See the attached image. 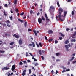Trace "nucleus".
Segmentation results:
<instances>
[{
    "mask_svg": "<svg viewBox=\"0 0 76 76\" xmlns=\"http://www.w3.org/2000/svg\"><path fill=\"white\" fill-rule=\"evenodd\" d=\"M41 57L42 58V60H44V56H41Z\"/></svg>",
    "mask_w": 76,
    "mask_h": 76,
    "instance_id": "obj_32",
    "label": "nucleus"
},
{
    "mask_svg": "<svg viewBox=\"0 0 76 76\" xmlns=\"http://www.w3.org/2000/svg\"><path fill=\"white\" fill-rule=\"evenodd\" d=\"M74 58H75V57L73 56L72 57V58L70 60V61H72V60H73L74 59Z\"/></svg>",
    "mask_w": 76,
    "mask_h": 76,
    "instance_id": "obj_21",
    "label": "nucleus"
},
{
    "mask_svg": "<svg viewBox=\"0 0 76 76\" xmlns=\"http://www.w3.org/2000/svg\"><path fill=\"white\" fill-rule=\"evenodd\" d=\"M4 16H7V14H6V12H4Z\"/></svg>",
    "mask_w": 76,
    "mask_h": 76,
    "instance_id": "obj_43",
    "label": "nucleus"
},
{
    "mask_svg": "<svg viewBox=\"0 0 76 76\" xmlns=\"http://www.w3.org/2000/svg\"><path fill=\"white\" fill-rule=\"evenodd\" d=\"M46 20H50V19L48 18H46Z\"/></svg>",
    "mask_w": 76,
    "mask_h": 76,
    "instance_id": "obj_60",
    "label": "nucleus"
},
{
    "mask_svg": "<svg viewBox=\"0 0 76 76\" xmlns=\"http://www.w3.org/2000/svg\"><path fill=\"white\" fill-rule=\"evenodd\" d=\"M70 29L69 28H66V32H68V31H69Z\"/></svg>",
    "mask_w": 76,
    "mask_h": 76,
    "instance_id": "obj_23",
    "label": "nucleus"
},
{
    "mask_svg": "<svg viewBox=\"0 0 76 76\" xmlns=\"http://www.w3.org/2000/svg\"><path fill=\"white\" fill-rule=\"evenodd\" d=\"M55 44H57V43H58V41H57V40H55Z\"/></svg>",
    "mask_w": 76,
    "mask_h": 76,
    "instance_id": "obj_34",
    "label": "nucleus"
},
{
    "mask_svg": "<svg viewBox=\"0 0 76 76\" xmlns=\"http://www.w3.org/2000/svg\"><path fill=\"white\" fill-rule=\"evenodd\" d=\"M53 41V39H50L49 40V42H51V41Z\"/></svg>",
    "mask_w": 76,
    "mask_h": 76,
    "instance_id": "obj_36",
    "label": "nucleus"
},
{
    "mask_svg": "<svg viewBox=\"0 0 76 76\" xmlns=\"http://www.w3.org/2000/svg\"><path fill=\"white\" fill-rule=\"evenodd\" d=\"M56 20H57L58 21V20H58V16H57V15L56 16Z\"/></svg>",
    "mask_w": 76,
    "mask_h": 76,
    "instance_id": "obj_28",
    "label": "nucleus"
},
{
    "mask_svg": "<svg viewBox=\"0 0 76 76\" xmlns=\"http://www.w3.org/2000/svg\"><path fill=\"white\" fill-rule=\"evenodd\" d=\"M64 16H63V18H64V17H65L66 16V14H67V11H64Z\"/></svg>",
    "mask_w": 76,
    "mask_h": 76,
    "instance_id": "obj_6",
    "label": "nucleus"
},
{
    "mask_svg": "<svg viewBox=\"0 0 76 76\" xmlns=\"http://www.w3.org/2000/svg\"><path fill=\"white\" fill-rule=\"evenodd\" d=\"M13 36L14 37H16V34H14L13 35Z\"/></svg>",
    "mask_w": 76,
    "mask_h": 76,
    "instance_id": "obj_62",
    "label": "nucleus"
},
{
    "mask_svg": "<svg viewBox=\"0 0 76 76\" xmlns=\"http://www.w3.org/2000/svg\"><path fill=\"white\" fill-rule=\"evenodd\" d=\"M59 38L60 40H62V39H63V38L61 37H59Z\"/></svg>",
    "mask_w": 76,
    "mask_h": 76,
    "instance_id": "obj_39",
    "label": "nucleus"
},
{
    "mask_svg": "<svg viewBox=\"0 0 76 76\" xmlns=\"http://www.w3.org/2000/svg\"><path fill=\"white\" fill-rule=\"evenodd\" d=\"M48 34H51L53 33V31H52V30H50L48 31Z\"/></svg>",
    "mask_w": 76,
    "mask_h": 76,
    "instance_id": "obj_10",
    "label": "nucleus"
},
{
    "mask_svg": "<svg viewBox=\"0 0 76 76\" xmlns=\"http://www.w3.org/2000/svg\"><path fill=\"white\" fill-rule=\"evenodd\" d=\"M59 12V15H58V17L59 19V20H60L61 21H64V18L63 19H61V18L62 17H63V15H61V14L63 13V9L61 8H60L58 10Z\"/></svg>",
    "mask_w": 76,
    "mask_h": 76,
    "instance_id": "obj_1",
    "label": "nucleus"
},
{
    "mask_svg": "<svg viewBox=\"0 0 76 76\" xmlns=\"http://www.w3.org/2000/svg\"><path fill=\"white\" fill-rule=\"evenodd\" d=\"M67 1L68 2H71L72 1V0H68Z\"/></svg>",
    "mask_w": 76,
    "mask_h": 76,
    "instance_id": "obj_52",
    "label": "nucleus"
},
{
    "mask_svg": "<svg viewBox=\"0 0 76 76\" xmlns=\"http://www.w3.org/2000/svg\"><path fill=\"white\" fill-rule=\"evenodd\" d=\"M76 41V39H72L71 40V42H75Z\"/></svg>",
    "mask_w": 76,
    "mask_h": 76,
    "instance_id": "obj_18",
    "label": "nucleus"
},
{
    "mask_svg": "<svg viewBox=\"0 0 76 76\" xmlns=\"http://www.w3.org/2000/svg\"><path fill=\"white\" fill-rule=\"evenodd\" d=\"M36 45H37V47H39V45L37 43H36Z\"/></svg>",
    "mask_w": 76,
    "mask_h": 76,
    "instance_id": "obj_51",
    "label": "nucleus"
},
{
    "mask_svg": "<svg viewBox=\"0 0 76 76\" xmlns=\"http://www.w3.org/2000/svg\"><path fill=\"white\" fill-rule=\"evenodd\" d=\"M24 14V13L23 12V13H22L20 15H23Z\"/></svg>",
    "mask_w": 76,
    "mask_h": 76,
    "instance_id": "obj_58",
    "label": "nucleus"
},
{
    "mask_svg": "<svg viewBox=\"0 0 76 76\" xmlns=\"http://www.w3.org/2000/svg\"><path fill=\"white\" fill-rule=\"evenodd\" d=\"M45 16L46 18H48V17H47V14H45Z\"/></svg>",
    "mask_w": 76,
    "mask_h": 76,
    "instance_id": "obj_30",
    "label": "nucleus"
},
{
    "mask_svg": "<svg viewBox=\"0 0 76 76\" xmlns=\"http://www.w3.org/2000/svg\"><path fill=\"white\" fill-rule=\"evenodd\" d=\"M22 64H23V63H22V62L21 61H20V65H22Z\"/></svg>",
    "mask_w": 76,
    "mask_h": 76,
    "instance_id": "obj_38",
    "label": "nucleus"
},
{
    "mask_svg": "<svg viewBox=\"0 0 76 76\" xmlns=\"http://www.w3.org/2000/svg\"><path fill=\"white\" fill-rule=\"evenodd\" d=\"M14 4H17V0H15L14 1Z\"/></svg>",
    "mask_w": 76,
    "mask_h": 76,
    "instance_id": "obj_24",
    "label": "nucleus"
},
{
    "mask_svg": "<svg viewBox=\"0 0 76 76\" xmlns=\"http://www.w3.org/2000/svg\"><path fill=\"white\" fill-rule=\"evenodd\" d=\"M10 69V67H3L2 69V71H4V70H9Z\"/></svg>",
    "mask_w": 76,
    "mask_h": 76,
    "instance_id": "obj_2",
    "label": "nucleus"
},
{
    "mask_svg": "<svg viewBox=\"0 0 76 76\" xmlns=\"http://www.w3.org/2000/svg\"><path fill=\"white\" fill-rule=\"evenodd\" d=\"M4 6H5V7H7L8 5H7V4H5L4 5Z\"/></svg>",
    "mask_w": 76,
    "mask_h": 76,
    "instance_id": "obj_55",
    "label": "nucleus"
},
{
    "mask_svg": "<svg viewBox=\"0 0 76 76\" xmlns=\"http://www.w3.org/2000/svg\"><path fill=\"white\" fill-rule=\"evenodd\" d=\"M29 54L31 56H32V57H33V55H32V53H30Z\"/></svg>",
    "mask_w": 76,
    "mask_h": 76,
    "instance_id": "obj_45",
    "label": "nucleus"
},
{
    "mask_svg": "<svg viewBox=\"0 0 76 76\" xmlns=\"http://www.w3.org/2000/svg\"><path fill=\"white\" fill-rule=\"evenodd\" d=\"M42 19L40 18H39L38 19V22L39 23H42Z\"/></svg>",
    "mask_w": 76,
    "mask_h": 76,
    "instance_id": "obj_5",
    "label": "nucleus"
},
{
    "mask_svg": "<svg viewBox=\"0 0 76 76\" xmlns=\"http://www.w3.org/2000/svg\"><path fill=\"white\" fill-rule=\"evenodd\" d=\"M26 70L25 69L23 71V73H22L23 76H24L25 75V72H26Z\"/></svg>",
    "mask_w": 76,
    "mask_h": 76,
    "instance_id": "obj_8",
    "label": "nucleus"
},
{
    "mask_svg": "<svg viewBox=\"0 0 76 76\" xmlns=\"http://www.w3.org/2000/svg\"><path fill=\"white\" fill-rule=\"evenodd\" d=\"M76 31H75L73 34V36L74 37V36H76Z\"/></svg>",
    "mask_w": 76,
    "mask_h": 76,
    "instance_id": "obj_14",
    "label": "nucleus"
},
{
    "mask_svg": "<svg viewBox=\"0 0 76 76\" xmlns=\"http://www.w3.org/2000/svg\"><path fill=\"white\" fill-rule=\"evenodd\" d=\"M0 53H5V51H4L2 50H0Z\"/></svg>",
    "mask_w": 76,
    "mask_h": 76,
    "instance_id": "obj_42",
    "label": "nucleus"
},
{
    "mask_svg": "<svg viewBox=\"0 0 76 76\" xmlns=\"http://www.w3.org/2000/svg\"><path fill=\"white\" fill-rule=\"evenodd\" d=\"M75 63H76V61H73V63L74 64Z\"/></svg>",
    "mask_w": 76,
    "mask_h": 76,
    "instance_id": "obj_63",
    "label": "nucleus"
},
{
    "mask_svg": "<svg viewBox=\"0 0 76 76\" xmlns=\"http://www.w3.org/2000/svg\"><path fill=\"white\" fill-rule=\"evenodd\" d=\"M30 13L31 14L32 13H33V11H32V10H30Z\"/></svg>",
    "mask_w": 76,
    "mask_h": 76,
    "instance_id": "obj_47",
    "label": "nucleus"
},
{
    "mask_svg": "<svg viewBox=\"0 0 76 76\" xmlns=\"http://www.w3.org/2000/svg\"><path fill=\"white\" fill-rule=\"evenodd\" d=\"M31 70L30 69H29V74H31Z\"/></svg>",
    "mask_w": 76,
    "mask_h": 76,
    "instance_id": "obj_46",
    "label": "nucleus"
},
{
    "mask_svg": "<svg viewBox=\"0 0 76 76\" xmlns=\"http://www.w3.org/2000/svg\"><path fill=\"white\" fill-rule=\"evenodd\" d=\"M69 48H70V47H72V45H70V44H68Z\"/></svg>",
    "mask_w": 76,
    "mask_h": 76,
    "instance_id": "obj_49",
    "label": "nucleus"
},
{
    "mask_svg": "<svg viewBox=\"0 0 76 76\" xmlns=\"http://www.w3.org/2000/svg\"><path fill=\"white\" fill-rule=\"evenodd\" d=\"M27 61L28 63H30L31 62V61H30V60H28V59L27 60Z\"/></svg>",
    "mask_w": 76,
    "mask_h": 76,
    "instance_id": "obj_57",
    "label": "nucleus"
},
{
    "mask_svg": "<svg viewBox=\"0 0 76 76\" xmlns=\"http://www.w3.org/2000/svg\"><path fill=\"white\" fill-rule=\"evenodd\" d=\"M11 76V74L10 73H9L8 75V76Z\"/></svg>",
    "mask_w": 76,
    "mask_h": 76,
    "instance_id": "obj_64",
    "label": "nucleus"
},
{
    "mask_svg": "<svg viewBox=\"0 0 76 76\" xmlns=\"http://www.w3.org/2000/svg\"><path fill=\"white\" fill-rule=\"evenodd\" d=\"M15 37L16 38H19V36L18 35H16V36H15Z\"/></svg>",
    "mask_w": 76,
    "mask_h": 76,
    "instance_id": "obj_29",
    "label": "nucleus"
},
{
    "mask_svg": "<svg viewBox=\"0 0 76 76\" xmlns=\"http://www.w3.org/2000/svg\"><path fill=\"white\" fill-rule=\"evenodd\" d=\"M10 20H12V18H13L12 17V16L10 17Z\"/></svg>",
    "mask_w": 76,
    "mask_h": 76,
    "instance_id": "obj_44",
    "label": "nucleus"
},
{
    "mask_svg": "<svg viewBox=\"0 0 76 76\" xmlns=\"http://www.w3.org/2000/svg\"><path fill=\"white\" fill-rule=\"evenodd\" d=\"M45 39L46 40V41H47V37H46V36H45Z\"/></svg>",
    "mask_w": 76,
    "mask_h": 76,
    "instance_id": "obj_48",
    "label": "nucleus"
},
{
    "mask_svg": "<svg viewBox=\"0 0 76 76\" xmlns=\"http://www.w3.org/2000/svg\"><path fill=\"white\" fill-rule=\"evenodd\" d=\"M6 23H10V21L9 20H7L6 21Z\"/></svg>",
    "mask_w": 76,
    "mask_h": 76,
    "instance_id": "obj_27",
    "label": "nucleus"
},
{
    "mask_svg": "<svg viewBox=\"0 0 76 76\" xmlns=\"http://www.w3.org/2000/svg\"><path fill=\"white\" fill-rule=\"evenodd\" d=\"M51 73H54V71L52 70L51 71Z\"/></svg>",
    "mask_w": 76,
    "mask_h": 76,
    "instance_id": "obj_61",
    "label": "nucleus"
},
{
    "mask_svg": "<svg viewBox=\"0 0 76 76\" xmlns=\"http://www.w3.org/2000/svg\"><path fill=\"white\" fill-rule=\"evenodd\" d=\"M66 72V70H64L62 72V73H64V72Z\"/></svg>",
    "mask_w": 76,
    "mask_h": 76,
    "instance_id": "obj_53",
    "label": "nucleus"
},
{
    "mask_svg": "<svg viewBox=\"0 0 76 76\" xmlns=\"http://www.w3.org/2000/svg\"><path fill=\"white\" fill-rule=\"evenodd\" d=\"M19 44H20V45L22 44V41L21 39H20L19 40Z\"/></svg>",
    "mask_w": 76,
    "mask_h": 76,
    "instance_id": "obj_12",
    "label": "nucleus"
},
{
    "mask_svg": "<svg viewBox=\"0 0 76 76\" xmlns=\"http://www.w3.org/2000/svg\"><path fill=\"white\" fill-rule=\"evenodd\" d=\"M39 45L40 47H42V44L41 43H39Z\"/></svg>",
    "mask_w": 76,
    "mask_h": 76,
    "instance_id": "obj_33",
    "label": "nucleus"
},
{
    "mask_svg": "<svg viewBox=\"0 0 76 76\" xmlns=\"http://www.w3.org/2000/svg\"><path fill=\"white\" fill-rule=\"evenodd\" d=\"M27 26V22L26 21L24 23V26L25 27H26Z\"/></svg>",
    "mask_w": 76,
    "mask_h": 76,
    "instance_id": "obj_16",
    "label": "nucleus"
},
{
    "mask_svg": "<svg viewBox=\"0 0 76 76\" xmlns=\"http://www.w3.org/2000/svg\"><path fill=\"white\" fill-rule=\"evenodd\" d=\"M13 44H14V42H12L10 43V45H13Z\"/></svg>",
    "mask_w": 76,
    "mask_h": 76,
    "instance_id": "obj_26",
    "label": "nucleus"
},
{
    "mask_svg": "<svg viewBox=\"0 0 76 76\" xmlns=\"http://www.w3.org/2000/svg\"><path fill=\"white\" fill-rule=\"evenodd\" d=\"M38 65V63H36V64H35V66H37Z\"/></svg>",
    "mask_w": 76,
    "mask_h": 76,
    "instance_id": "obj_40",
    "label": "nucleus"
},
{
    "mask_svg": "<svg viewBox=\"0 0 76 76\" xmlns=\"http://www.w3.org/2000/svg\"><path fill=\"white\" fill-rule=\"evenodd\" d=\"M32 44H30L28 45V46L30 47L33 46V47H35V43L34 42H31Z\"/></svg>",
    "mask_w": 76,
    "mask_h": 76,
    "instance_id": "obj_3",
    "label": "nucleus"
},
{
    "mask_svg": "<svg viewBox=\"0 0 76 76\" xmlns=\"http://www.w3.org/2000/svg\"><path fill=\"white\" fill-rule=\"evenodd\" d=\"M28 31H32V29H28Z\"/></svg>",
    "mask_w": 76,
    "mask_h": 76,
    "instance_id": "obj_50",
    "label": "nucleus"
},
{
    "mask_svg": "<svg viewBox=\"0 0 76 76\" xmlns=\"http://www.w3.org/2000/svg\"><path fill=\"white\" fill-rule=\"evenodd\" d=\"M59 34H60L61 37H64L65 36L64 34H63V33H60Z\"/></svg>",
    "mask_w": 76,
    "mask_h": 76,
    "instance_id": "obj_15",
    "label": "nucleus"
},
{
    "mask_svg": "<svg viewBox=\"0 0 76 76\" xmlns=\"http://www.w3.org/2000/svg\"><path fill=\"white\" fill-rule=\"evenodd\" d=\"M15 69H16V66H15V65H14L12 66V67L11 68L12 71H14Z\"/></svg>",
    "mask_w": 76,
    "mask_h": 76,
    "instance_id": "obj_4",
    "label": "nucleus"
},
{
    "mask_svg": "<svg viewBox=\"0 0 76 76\" xmlns=\"http://www.w3.org/2000/svg\"><path fill=\"white\" fill-rule=\"evenodd\" d=\"M15 11H16V12H19V10H18V8H17L15 10Z\"/></svg>",
    "mask_w": 76,
    "mask_h": 76,
    "instance_id": "obj_31",
    "label": "nucleus"
},
{
    "mask_svg": "<svg viewBox=\"0 0 76 76\" xmlns=\"http://www.w3.org/2000/svg\"><path fill=\"white\" fill-rule=\"evenodd\" d=\"M69 42V40H66L65 42L64 43L65 44H68Z\"/></svg>",
    "mask_w": 76,
    "mask_h": 76,
    "instance_id": "obj_13",
    "label": "nucleus"
},
{
    "mask_svg": "<svg viewBox=\"0 0 76 76\" xmlns=\"http://www.w3.org/2000/svg\"><path fill=\"white\" fill-rule=\"evenodd\" d=\"M72 15H73L75 13L74 12V11H73L72 12Z\"/></svg>",
    "mask_w": 76,
    "mask_h": 76,
    "instance_id": "obj_37",
    "label": "nucleus"
},
{
    "mask_svg": "<svg viewBox=\"0 0 76 76\" xmlns=\"http://www.w3.org/2000/svg\"><path fill=\"white\" fill-rule=\"evenodd\" d=\"M65 47L66 48V49L67 50H68V49H69V48L68 47V45H65Z\"/></svg>",
    "mask_w": 76,
    "mask_h": 76,
    "instance_id": "obj_11",
    "label": "nucleus"
},
{
    "mask_svg": "<svg viewBox=\"0 0 76 76\" xmlns=\"http://www.w3.org/2000/svg\"><path fill=\"white\" fill-rule=\"evenodd\" d=\"M59 55H60L59 53H56V55L57 56H59Z\"/></svg>",
    "mask_w": 76,
    "mask_h": 76,
    "instance_id": "obj_35",
    "label": "nucleus"
},
{
    "mask_svg": "<svg viewBox=\"0 0 76 76\" xmlns=\"http://www.w3.org/2000/svg\"><path fill=\"white\" fill-rule=\"evenodd\" d=\"M23 62H24V63H26V64H27V62H26V61H23Z\"/></svg>",
    "mask_w": 76,
    "mask_h": 76,
    "instance_id": "obj_56",
    "label": "nucleus"
},
{
    "mask_svg": "<svg viewBox=\"0 0 76 76\" xmlns=\"http://www.w3.org/2000/svg\"><path fill=\"white\" fill-rule=\"evenodd\" d=\"M3 26H6V24L4 23L3 24Z\"/></svg>",
    "mask_w": 76,
    "mask_h": 76,
    "instance_id": "obj_59",
    "label": "nucleus"
},
{
    "mask_svg": "<svg viewBox=\"0 0 76 76\" xmlns=\"http://www.w3.org/2000/svg\"><path fill=\"white\" fill-rule=\"evenodd\" d=\"M28 52H26V57H28Z\"/></svg>",
    "mask_w": 76,
    "mask_h": 76,
    "instance_id": "obj_41",
    "label": "nucleus"
},
{
    "mask_svg": "<svg viewBox=\"0 0 76 76\" xmlns=\"http://www.w3.org/2000/svg\"><path fill=\"white\" fill-rule=\"evenodd\" d=\"M42 20H43V21H45V18H44V16H42Z\"/></svg>",
    "mask_w": 76,
    "mask_h": 76,
    "instance_id": "obj_17",
    "label": "nucleus"
},
{
    "mask_svg": "<svg viewBox=\"0 0 76 76\" xmlns=\"http://www.w3.org/2000/svg\"><path fill=\"white\" fill-rule=\"evenodd\" d=\"M18 21H19V22H21V23H22V22H23V21H22V20H21V19L20 18H19L18 19Z\"/></svg>",
    "mask_w": 76,
    "mask_h": 76,
    "instance_id": "obj_20",
    "label": "nucleus"
},
{
    "mask_svg": "<svg viewBox=\"0 0 76 76\" xmlns=\"http://www.w3.org/2000/svg\"><path fill=\"white\" fill-rule=\"evenodd\" d=\"M34 32L36 36H37V33L36 31H35V30H34Z\"/></svg>",
    "mask_w": 76,
    "mask_h": 76,
    "instance_id": "obj_25",
    "label": "nucleus"
},
{
    "mask_svg": "<svg viewBox=\"0 0 76 76\" xmlns=\"http://www.w3.org/2000/svg\"><path fill=\"white\" fill-rule=\"evenodd\" d=\"M70 69H66V72H68V71H70Z\"/></svg>",
    "mask_w": 76,
    "mask_h": 76,
    "instance_id": "obj_54",
    "label": "nucleus"
},
{
    "mask_svg": "<svg viewBox=\"0 0 76 76\" xmlns=\"http://www.w3.org/2000/svg\"><path fill=\"white\" fill-rule=\"evenodd\" d=\"M51 9H52V10H54V7L52 6H51L50 7V9H49V10L50 11Z\"/></svg>",
    "mask_w": 76,
    "mask_h": 76,
    "instance_id": "obj_9",
    "label": "nucleus"
},
{
    "mask_svg": "<svg viewBox=\"0 0 76 76\" xmlns=\"http://www.w3.org/2000/svg\"><path fill=\"white\" fill-rule=\"evenodd\" d=\"M57 4L58 7H60V4H59V2H57Z\"/></svg>",
    "mask_w": 76,
    "mask_h": 76,
    "instance_id": "obj_19",
    "label": "nucleus"
},
{
    "mask_svg": "<svg viewBox=\"0 0 76 76\" xmlns=\"http://www.w3.org/2000/svg\"><path fill=\"white\" fill-rule=\"evenodd\" d=\"M7 25L8 27H10L11 26L10 25V24H9L8 23H7Z\"/></svg>",
    "mask_w": 76,
    "mask_h": 76,
    "instance_id": "obj_22",
    "label": "nucleus"
},
{
    "mask_svg": "<svg viewBox=\"0 0 76 76\" xmlns=\"http://www.w3.org/2000/svg\"><path fill=\"white\" fill-rule=\"evenodd\" d=\"M45 51L44 50H39V53L40 55H41L42 54L41 53H44Z\"/></svg>",
    "mask_w": 76,
    "mask_h": 76,
    "instance_id": "obj_7",
    "label": "nucleus"
}]
</instances>
